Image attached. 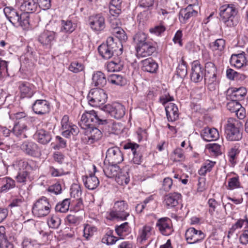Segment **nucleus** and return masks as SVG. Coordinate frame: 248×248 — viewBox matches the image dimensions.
<instances>
[{
  "label": "nucleus",
  "mask_w": 248,
  "mask_h": 248,
  "mask_svg": "<svg viewBox=\"0 0 248 248\" xmlns=\"http://www.w3.org/2000/svg\"><path fill=\"white\" fill-rule=\"evenodd\" d=\"M219 15L220 21L226 27H234L239 23L238 11L234 4H225L220 6Z\"/></svg>",
  "instance_id": "nucleus-1"
},
{
  "label": "nucleus",
  "mask_w": 248,
  "mask_h": 248,
  "mask_svg": "<svg viewBox=\"0 0 248 248\" xmlns=\"http://www.w3.org/2000/svg\"><path fill=\"white\" fill-rule=\"evenodd\" d=\"M123 47L121 43L114 42L113 37H108L106 43H103L98 47L99 55L105 59L111 58L115 54L119 56L123 53Z\"/></svg>",
  "instance_id": "nucleus-2"
},
{
  "label": "nucleus",
  "mask_w": 248,
  "mask_h": 248,
  "mask_svg": "<svg viewBox=\"0 0 248 248\" xmlns=\"http://www.w3.org/2000/svg\"><path fill=\"white\" fill-rule=\"evenodd\" d=\"M226 138L229 141H239L243 138V123L238 119L229 118L225 126Z\"/></svg>",
  "instance_id": "nucleus-3"
},
{
  "label": "nucleus",
  "mask_w": 248,
  "mask_h": 248,
  "mask_svg": "<svg viewBox=\"0 0 248 248\" xmlns=\"http://www.w3.org/2000/svg\"><path fill=\"white\" fill-rule=\"evenodd\" d=\"M128 208V204L125 201H116L114 202L112 209L107 212L106 218L110 220H126L130 216L129 212L127 211Z\"/></svg>",
  "instance_id": "nucleus-4"
},
{
  "label": "nucleus",
  "mask_w": 248,
  "mask_h": 248,
  "mask_svg": "<svg viewBox=\"0 0 248 248\" xmlns=\"http://www.w3.org/2000/svg\"><path fill=\"white\" fill-rule=\"evenodd\" d=\"M3 12L6 18L15 26L26 27L29 24V17L27 14H21L12 7H5Z\"/></svg>",
  "instance_id": "nucleus-5"
},
{
  "label": "nucleus",
  "mask_w": 248,
  "mask_h": 248,
  "mask_svg": "<svg viewBox=\"0 0 248 248\" xmlns=\"http://www.w3.org/2000/svg\"><path fill=\"white\" fill-rule=\"evenodd\" d=\"M107 123L106 119L101 118L95 110H92L85 111L82 115L79 124L81 128L87 129L94 127L97 125L105 124Z\"/></svg>",
  "instance_id": "nucleus-6"
},
{
  "label": "nucleus",
  "mask_w": 248,
  "mask_h": 248,
  "mask_svg": "<svg viewBox=\"0 0 248 248\" xmlns=\"http://www.w3.org/2000/svg\"><path fill=\"white\" fill-rule=\"evenodd\" d=\"M52 205L49 200L46 197L42 196L34 202L32 212L35 217H42L47 216L50 213Z\"/></svg>",
  "instance_id": "nucleus-7"
},
{
  "label": "nucleus",
  "mask_w": 248,
  "mask_h": 248,
  "mask_svg": "<svg viewBox=\"0 0 248 248\" xmlns=\"http://www.w3.org/2000/svg\"><path fill=\"white\" fill-rule=\"evenodd\" d=\"M204 81L208 89L210 91L215 90L217 86V68L213 62H206L205 63Z\"/></svg>",
  "instance_id": "nucleus-8"
},
{
  "label": "nucleus",
  "mask_w": 248,
  "mask_h": 248,
  "mask_svg": "<svg viewBox=\"0 0 248 248\" xmlns=\"http://www.w3.org/2000/svg\"><path fill=\"white\" fill-rule=\"evenodd\" d=\"M87 98L89 104L93 107H98L104 105L108 99L105 91L100 88H94L90 90Z\"/></svg>",
  "instance_id": "nucleus-9"
},
{
  "label": "nucleus",
  "mask_w": 248,
  "mask_h": 248,
  "mask_svg": "<svg viewBox=\"0 0 248 248\" xmlns=\"http://www.w3.org/2000/svg\"><path fill=\"white\" fill-rule=\"evenodd\" d=\"M206 236L201 230L189 227L186 231L185 237L187 244H195L202 242Z\"/></svg>",
  "instance_id": "nucleus-10"
},
{
  "label": "nucleus",
  "mask_w": 248,
  "mask_h": 248,
  "mask_svg": "<svg viewBox=\"0 0 248 248\" xmlns=\"http://www.w3.org/2000/svg\"><path fill=\"white\" fill-rule=\"evenodd\" d=\"M124 149H130L133 157L130 163L136 165H140L143 160V154L140 150V145L135 142H127L124 146Z\"/></svg>",
  "instance_id": "nucleus-11"
},
{
  "label": "nucleus",
  "mask_w": 248,
  "mask_h": 248,
  "mask_svg": "<svg viewBox=\"0 0 248 248\" xmlns=\"http://www.w3.org/2000/svg\"><path fill=\"white\" fill-rule=\"evenodd\" d=\"M155 227L163 235L169 236L173 232L172 221L168 217H162L158 219Z\"/></svg>",
  "instance_id": "nucleus-12"
},
{
  "label": "nucleus",
  "mask_w": 248,
  "mask_h": 248,
  "mask_svg": "<svg viewBox=\"0 0 248 248\" xmlns=\"http://www.w3.org/2000/svg\"><path fill=\"white\" fill-rule=\"evenodd\" d=\"M89 22L91 29L97 33L103 31L106 28L105 19L102 14L91 16L89 18Z\"/></svg>",
  "instance_id": "nucleus-13"
},
{
  "label": "nucleus",
  "mask_w": 248,
  "mask_h": 248,
  "mask_svg": "<svg viewBox=\"0 0 248 248\" xmlns=\"http://www.w3.org/2000/svg\"><path fill=\"white\" fill-rule=\"evenodd\" d=\"M182 201V195L177 192L166 194L163 198V203L167 209H171L179 205Z\"/></svg>",
  "instance_id": "nucleus-14"
},
{
  "label": "nucleus",
  "mask_w": 248,
  "mask_h": 248,
  "mask_svg": "<svg viewBox=\"0 0 248 248\" xmlns=\"http://www.w3.org/2000/svg\"><path fill=\"white\" fill-rule=\"evenodd\" d=\"M104 110L109 113L112 117L121 119L125 114V108L121 104L115 102L107 104L104 107Z\"/></svg>",
  "instance_id": "nucleus-15"
},
{
  "label": "nucleus",
  "mask_w": 248,
  "mask_h": 248,
  "mask_svg": "<svg viewBox=\"0 0 248 248\" xmlns=\"http://www.w3.org/2000/svg\"><path fill=\"white\" fill-rule=\"evenodd\" d=\"M85 136L83 140L86 144L91 145L99 141L102 137V132L95 127L84 129Z\"/></svg>",
  "instance_id": "nucleus-16"
},
{
  "label": "nucleus",
  "mask_w": 248,
  "mask_h": 248,
  "mask_svg": "<svg viewBox=\"0 0 248 248\" xmlns=\"http://www.w3.org/2000/svg\"><path fill=\"white\" fill-rule=\"evenodd\" d=\"M33 112L39 115H45L50 112L51 107L48 101L46 99H37L32 104Z\"/></svg>",
  "instance_id": "nucleus-17"
},
{
  "label": "nucleus",
  "mask_w": 248,
  "mask_h": 248,
  "mask_svg": "<svg viewBox=\"0 0 248 248\" xmlns=\"http://www.w3.org/2000/svg\"><path fill=\"white\" fill-rule=\"evenodd\" d=\"M105 160L109 164H119L124 160L123 154L118 147H111L107 150Z\"/></svg>",
  "instance_id": "nucleus-18"
},
{
  "label": "nucleus",
  "mask_w": 248,
  "mask_h": 248,
  "mask_svg": "<svg viewBox=\"0 0 248 248\" xmlns=\"http://www.w3.org/2000/svg\"><path fill=\"white\" fill-rule=\"evenodd\" d=\"M155 234V231L153 227L146 224L139 229L137 239L140 243H144L151 239L152 237Z\"/></svg>",
  "instance_id": "nucleus-19"
},
{
  "label": "nucleus",
  "mask_w": 248,
  "mask_h": 248,
  "mask_svg": "<svg viewBox=\"0 0 248 248\" xmlns=\"http://www.w3.org/2000/svg\"><path fill=\"white\" fill-rule=\"evenodd\" d=\"M190 79L195 83H199L202 81L203 77V69L198 60L194 61L191 63V72Z\"/></svg>",
  "instance_id": "nucleus-20"
},
{
  "label": "nucleus",
  "mask_w": 248,
  "mask_h": 248,
  "mask_svg": "<svg viewBox=\"0 0 248 248\" xmlns=\"http://www.w3.org/2000/svg\"><path fill=\"white\" fill-rule=\"evenodd\" d=\"M20 98H31L35 93L34 86L28 82L20 81L18 83Z\"/></svg>",
  "instance_id": "nucleus-21"
},
{
  "label": "nucleus",
  "mask_w": 248,
  "mask_h": 248,
  "mask_svg": "<svg viewBox=\"0 0 248 248\" xmlns=\"http://www.w3.org/2000/svg\"><path fill=\"white\" fill-rule=\"evenodd\" d=\"M155 50V45L152 40L136 46L137 53L139 57H145L151 56Z\"/></svg>",
  "instance_id": "nucleus-22"
},
{
  "label": "nucleus",
  "mask_w": 248,
  "mask_h": 248,
  "mask_svg": "<svg viewBox=\"0 0 248 248\" xmlns=\"http://www.w3.org/2000/svg\"><path fill=\"white\" fill-rule=\"evenodd\" d=\"M247 93V90L244 87H231L227 90L226 95L230 99L239 101L244 100Z\"/></svg>",
  "instance_id": "nucleus-23"
},
{
  "label": "nucleus",
  "mask_w": 248,
  "mask_h": 248,
  "mask_svg": "<svg viewBox=\"0 0 248 248\" xmlns=\"http://www.w3.org/2000/svg\"><path fill=\"white\" fill-rule=\"evenodd\" d=\"M21 148L27 155L39 157L41 152L38 145L33 141H26L21 145Z\"/></svg>",
  "instance_id": "nucleus-24"
},
{
  "label": "nucleus",
  "mask_w": 248,
  "mask_h": 248,
  "mask_svg": "<svg viewBox=\"0 0 248 248\" xmlns=\"http://www.w3.org/2000/svg\"><path fill=\"white\" fill-rule=\"evenodd\" d=\"M227 184L225 185L227 190L232 191L234 189H239L243 187L239 176L234 173H231L228 175Z\"/></svg>",
  "instance_id": "nucleus-25"
},
{
  "label": "nucleus",
  "mask_w": 248,
  "mask_h": 248,
  "mask_svg": "<svg viewBox=\"0 0 248 248\" xmlns=\"http://www.w3.org/2000/svg\"><path fill=\"white\" fill-rule=\"evenodd\" d=\"M34 139L40 144H47L52 139L50 132L44 129H40L36 131L34 135Z\"/></svg>",
  "instance_id": "nucleus-26"
},
{
  "label": "nucleus",
  "mask_w": 248,
  "mask_h": 248,
  "mask_svg": "<svg viewBox=\"0 0 248 248\" xmlns=\"http://www.w3.org/2000/svg\"><path fill=\"white\" fill-rule=\"evenodd\" d=\"M56 36L55 32L48 30L41 33L38 37V42L43 46H50Z\"/></svg>",
  "instance_id": "nucleus-27"
},
{
  "label": "nucleus",
  "mask_w": 248,
  "mask_h": 248,
  "mask_svg": "<svg viewBox=\"0 0 248 248\" xmlns=\"http://www.w3.org/2000/svg\"><path fill=\"white\" fill-rule=\"evenodd\" d=\"M165 111L168 121L173 122L178 120L179 113L178 107L175 104H168L165 106Z\"/></svg>",
  "instance_id": "nucleus-28"
},
{
  "label": "nucleus",
  "mask_w": 248,
  "mask_h": 248,
  "mask_svg": "<svg viewBox=\"0 0 248 248\" xmlns=\"http://www.w3.org/2000/svg\"><path fill=\"white\" fill-rule=\"evenodd\" d=\"M201 136L205 141H210L217 140L219 135L216 128L206 127L202 130Z\"/></svg>",
  "instance_id": "nucleus-29"
},
{
  "label": "nucleus",
  "mask_w": 248,
  "mask_h": 248,
  "mask_svg": "<svg viewBox=\"0 0 248 248\" xmlns=\"http://www.w3.org/2000/svg\"><path fill=\"white\" fill-rule=\"evenodd\" d=\"M82 180L85 186L90 190L95 189L99 184L98 178L92 173L89 175L82 176Z\"/></svg>",
  "instance_id": "nucleus-30"
},
{
  "label": "nucleus",
  "mask_w": 248,
  "mask_h": 248,
  "mask_svg": "<svg viewBox=\"0 0 248 248\" xmlns=\"http://www.w3.org/2000/svg\"><path fill=\"white\" fill-rule=\"evenodd\" d=\"M16 181L10 177L0 179V193H6L16 187Z\"/></svg>",
  "instance_id": "nucleus-31"
},
{
  "label": "nucleus",
  "mask_w": 248,
  "mask_h": 248,
  "mask_svg": "<svg viewBox=\"0 0 248 248\" xmlns=\"http://www.w3.org/2000/svg\"><path fill=\"white\" fill-rule=\"evenodd\" d=\"M28 130V128L27 125L25 124L21 123L20 122L16 123L12 129L14 134L20 139L27 138V131Z\"/></svg>",
  "instance_id": "nucleus-32"
},
{
  "label": "nucleus",
  "mask_w": 248,
  "mask_h": 248,
  "mask_svg": "<svg viewBox=\"0 0 248 248\" xmlns=\"http://www.w3.org/2000/svg\"><path fill=\"white\" fill-rule=\"evenodd\" d=\"M198 12L193 7L187 6L182 9L179 12V18L181 22L185 23L190 17L197 16Z\"/></svg>",
  "instance_id": "nucleus-33"
},
{
  "label": "nucleus",
  "mask_w": 248,
  "mask_h": 248,
  "mask_svg": "<svg viewBox=\"0 0 248 248\" xmlns=\"http://www.w3.org/2000/svg\"><path fill=\"white\" fill-rule=\"evenodd\" d=\"M38 3L35 0H22L20 8L21 11L24 12V14H27L32 13L36 11Z\"/></svg>",
  "instance_id": "nucleus-34"
},
{
  "label": "nucleus",
  "mask_w": 248,
  "mask_h": 248,
  "mask_svg": "<svg viewBox=\"0 0 248 248\" xmlns=\"http://www.w3.org/2000/svg\"><path fill=\"white\" fill-rule=\"evenodd\" d=\"M232 66L237 68H240L246 64L247 61L244 52L238 54H232L230 60Z\"/></svg>",
  "instance_id": "nucleus-35"
},
{
  "label": "nucleus",
  "mask_w": 248,
  "mask_h": 248,
  "mask_svg": "<svg viewBox=\"0 0 248 248\" xmlns=\"http://www.w3.org/2000/svg\"><path fill=\"white\" fill-rule=\"evenodd\" d=\"M226 46V41L222 38L216 39L210 44V47L212 51L220 56L224 51Z\"/></svg>",
  "instance_id": "nucleus-36"
},
{
  "label": "nucleus",
  "mask_w": 248,
  "mask_h": 248,
  "mask_svg": "<svg viewBox=\"0 0 248 248\" xmlns=\"http://www.w3.org/2000/svg\"><path fill=\"white\" fill-rule=\"evenodd\" d=\"M106 69L108 72H115L121 71L124 66V62L120 57L114 58L113 59L106 63Z\"/></svg>",
  "instance_id": "nucleus-37"
},
{
  "label": "nucleus",
  "mask_w": 248,
  "mask_h": 248,
  "mask_svg": "<svg viewBox=\"0 0 248 248\" xmlns=\"http://www.w3.org/2000/svg\"><path fill=\"white\" fill-rule=\"evenodd\" d=\"M142 69L151 73H156L158 70V64L151 58H149L142 61Z\"/></svg>",
  "instance_id": "nucleus-38"
},
{
  "label": "nucleus",
  "mask_w": 248,
  "mask_h": 248,
  "mask_svg": "<svg viewBox=\"0 0 248 248\" xmlns=\"http://www.w3.org/2000/svg\"><path fill=\"white\" fill-rule=\"evenodd\" d=\"M216 162L210 160H206L201 165L198 170V174L201 176H205L207 173L210 172L215 167Z\"/></svg>",
  "instance_id": "nucleus-39"
},
{
  "label": "nucleus",
  "mask_w": 248,
  "mask_h": 248,
  "mask_svg": "<svg viewBox=\"0 0 248 248\" xmlns=\"http://www.w3.org/2000/svg\"><path fill=\"white\" fill-rule=\"evenodd\" d=\"M115 180L119 185L121 186H124L129 183L130 177L126 168L121 169L118 174L115 177Z\"/></svg>",
  "instance_id": "nucleus-40"
},
{
  "label": "nucleus",
  "mask_w": 248,
  "mask_h": 248,
  "mask_svg": "<svg viewBox=\"0 0 248 248\" xmlns=\"http://www.w3.org/2000/svg\"><path fill=\"white\" fill-rule=\"evenodd\" d=\"M117 165V164H109L104 168L103 171L107 177L115 178L118 174L121 169Z\"/></svg>",
  "instance_id": "nucleus-41"
},
{
  "label": "nucleus",
  "mask_w": 248,
  "mask_h": 248,
  "mask_svg": "<svg viewBox=\"0 0 248 248\" xmlns=\"http://www.w3.org/2000/svg\"><path fill=\"white\" fill-rule=\"evenodd\" d=\"M92 80L95 86L104 87L107 83L105 75L101 71L94 72L93 75Z\"/></svg>",
  "instance_id": "nucleus-42"
},
{
  "label": "nucleus",
  "mask_w": 248,
  "mask_h": 248,
  "mask_svg": "<svg viewBox=\"0 0 248 248\" xmlns=\"http://www.w3.org/2000/svg\"><path fill=\"white\" fill-rule=\"evenodd\" d=\"M118 240L117 237L114 236L113 231L108 228L102 239V242L108 245H111L114 244Z\"/></svg>",
  "instance_id": "nucleus-43"
},
{
  "label": "nucleus",
  "mask_w": 248,
  "mask_h": 248,
  "mask_svg": "<svg viewBox=\"0 0 248 248\" xmlns=\"http://www.w3.org/2000/svg\"><path fill=\"white\" fill-rule=\"evenodd\" d=\"M115 231L118 235L122 238H124V236L130 232L131 228L129 223L125 222L120 225L116 226Z\"/></svg>",
  "instance_id": "nucleus-44"
},
{
  "label": "nucleus",
  "mask_w": 248,
  "mask_h": 248,
  "mask_svg": "<svg viewBox=\"0 0 248 248\" xmlns=\"http://www.w3.org/2000/svg\"><path fill=\"white\" fill-rule=\"evenodd\" d=\"M70 204V199L66 198L56 204L55 207V210L56 212L66 213L68 211Z\"/></svg>",
  "instance_id": "nucleus-45"
},
{
  "label": "nucleus",
  "mask_w": 248,
  "mask_h": 248,
  "mask_svg": "<svg viewBox=\"0 0 248 248\" xmlns=\"http://www.w3.org/2000/svg\"><path fill=\"white\" fill-rule=\"evenodd\" d=\"M77 26L70 20H61V31L67 34H70L76 29Z\"/></svg>",
  "instance_id": "nucleus-46"
},
{
  "label": "nucleus",
  "mask_w": 248,
  "mask_h": 248,
  "mask_svg": "<svg viewBox=\"0 0 248 248\" xmlns=\"http://www.w3.org/2000/svg\"><path fill=\"white\" fill-rule=\"evenodd\" d=\"M108 81L113 84L124 86L127 84V80L125 78L118 74H112L108 78Z\"/></svg>",
  "instance_id": "nucleus-47"
},
{
  "label": "nucleus",
  "mask_w": 248,
  "mask_h": 248,
  "mask_svg": "<svg viewBox=\"0 0 248 248\" xmlns=\"http://www.w3.org/2000/svg\"><path fill=\"white\" fill-rule=\"evenodd\" d=\"M79 131V128L76 124H73L61 130V135L67 139H70L72 136H77Z\"/></svg>",
  "instance_id": "nucleus-48"
},
{
  "label": "nucleus",
  "mask_w": 248,
  "mask_h": 248,
  "mask_svg": "<svg viewBox=\"0 0 248 248\" xmlns=\"http://www.w3.org/2000/svg\"><path fill=\"white\" fill-rule=\"evenodd\" d=\"M15 179L17 183L25 185L30 180V172L28 170H19Z\"/></svg>",
  "instance_id": "nucleus-49"
},
{
  "label": "nucleus",
  "mask_w": 248,
  "mask_h": 248,
  "mask_svg": "<svg viewBox=\"0 0 248 248\" xmlns=\"http://www.w3.org/2000/svg\"><path fill=\"white\" fill-rule=\"evenodd\" d=\"M185 157L184 150L180 147L176 148L170 155V159L173 162L183 161L185 159Z\"/></svg>",
  "instance_id": "nucleus-50"
},
{
  "label": "nucleus",
  "mask_w": 248,
  "mask_h": 248,
  "mask_svg": "<svg viewBox=\"0 0 248 248\" xmlns=\"http://www.w3.org/2000/svg\"><path fill=\"white\" fill-rule=\"evenodd\" d=\"M208 206V213L213 216L215 212L217 213V210L220 207V202L217 201L214 198H210L207 202Z\"/></svg>",
  "instance_id": "nucleus-51"
},
{
  "label": "nucleus",
  "mask_w": 248,
  "mask_h": 248,
  "mask_svg": "<svg viewBox=\"0 0 248 248\" xmlns=\"http://www.w3.org/2000/svg\"><path fill=\"white\" fill-rule=\"evenodd\" d=\"M111 33L117 38L119 42L122 45L123 42H125L127 40V36L125 31L122 28H116L111 31Z\"/></svg>",
  "instance_id": "nucleus-52"
},
{
  "label": "nucleus",
  "mask_w": 248,
  "mask_h": 248,
  "mask_svg": "<svg viewBox=\"0 0 248 248\" xmlns=\"http://www.w3.org/2000/svg\"><path fill=\"white\" fill-rule=\"evenodd\" d=\"M97 230L96 227L85 224L84 225L83 236L86 240H88L93 235L94 233L97 232Z\"/></svg>",
  "instance_id": "nucleus-53"
},
{
  "label": "nucleus",
  "mask_w": 248,
  "mask_h": 248,
  "mask_svg": "<svg viewBox=\"0 0 248 248\" xmlns=\"http://www.w3.org/2000/svg\"><path fill=\"white\" fill-rule=\"evenodd\" d=\"M133 39L135 42L137 44V46H140L145 42L151 40L148 38V35L143 32L137 33L134 35Z\"/></svg>",
  "instance_id": "nucleus-54"
},
{
  "label": "nucleus",
  "mask_w": 248,
  "mask_h": 248,
  "mask_svg": "<svg viewBox=\"0 0 248 248\" xmlns=\"http://www.w3.org/2000/svg\"><path fill=\"white\" fill-rule=\"evenodd\" d=\"M47 173L51 177H59L67 174L62 168L57 169L53 166L48 167Z\"/></svg>",
  "instance_id": "nucleus-55"
},
{
  "label": "nucleus",
  "mask_w": 248,
  "mask_h": 248,
  "mask_svg": "<svg viewBox=\"0 0 248 248\" xmlns=\"http://www.w3.org/2000/svg\"><path fill=\"white\" fill-rule=\"evenodd\" d=\"M138 142L147 141L148 139V133L147 129L139 127L135 132Z\"/></svg>",
  "instance_id": "nucleus-56"
},
{
  "label": "nucleus",
  "mask_w": 248,
  "mask_h": 248,
  "mask_svg": "<svg viewBox=\"0 0 248 248\" xmlns=\"http://www.w3.org/2000/svg\"><path fill=\"white\" fill-rule=\"evenodd\" d=\"M68 69L73 73H78L83 71L85 69V66L83 63L75 61L71 62Z\"/></svg>",
  "instance_id": "nucleus-57"
},
{
  "label": "nucleus",
  "mask_w": 248,
  "mask_h": 248,
  "mask_svg": "<svg viewBox=\"0 0 248 248\" xmlns=\"http://www.w3.org/2000/svg\"><path fill=\"white\" fill-rule=\"evenodd\" d=\"M61 223V219L56 215H52L47 219V224L50 228L57 229Z\"/></svg>",
  "instance_id": "nucleus-58"
},
{
  "label": "nucleus",
  "mask_w": 248,
  "mask_h": 248,
  "mask_svg": "<svg viewBox=\"0 0 248 248\" xmlns=\"http://www.w3.org/2000/svg\"><path fill=\"white\" fill-rule=\"evenodd\" d=\"M82 194L81 186L78 184L74 183L70 188V195L71 197L79 199L81 198Z\"/></svg>",
  "instance_id": "nucleus-59"
},
{
  "label": "nucleus",
  "mask_w": 248,
  "mask_h": 248,
  "mask_svg": "<svg viewBox=\"0 0 248 248\" xmlns=\"http://www.w3.org/2000/svg\"><path fill=\"white\" fill-rule=\"evenodd\" d=\"M173 186L172 179L169 177L165 178L161 183L160 190L169 192L172 188Z\"/></svg>",
  "instance_id": "nucleus-60"
},
{
  "label": "nucleus",
  "mask_w": 248,
  "mask_h": 248,
  "mask_svg": "<svg viewBox=\"0 0 248 248\" xmlns=\"http://www.w3.org/2000/svg\"><path fill=\"white\" fill-rule=\"evenodd\" d=\"M206 148L214 155H218L221 154V146L217 143H210L206 145Z\"/></svg>",
  "instance_id": "nucleus-61"
},
{
  "label": "nucleus",
  "mask_w": 248,
  "mask_h": 248,
  "mask_svg": "<svg viewBox=\"0 0 248 248\" xmlns=\"http://www.w3.org/2000/svg\"><path fill=\"white\" fill-rule=\"evenodd\" d=\"M71 205V210L77 212L84 209V204L81 198L77 199L73 201Z\"/></svg>",
  "instance_id": "nucleus-62"
},
{
  "label": "nucleus",
  "mask_w": 248,
  "mask_h": 248,
  "mask_svg": "<svg viewBox=\"0 0 248 248\" xmlns=\"http://www.w3.org/2000/svg\"><path fill=\"white\" fill-rule=\"evenodd\" d=\"M240 153V151L238 148L236 147H234L232 148L230 151L228 152V157L229 161L232 163V164H235L236 163V159L237 156Z\"/></svg>",
  "instance_id": "nucleus-63"
},
{
  "label": "nucleus",
  "mask_w": 248,
  "mask_h": 248,
  "mask_svg": "<svg viewBox=\"0 0 248 248\" xmlns=\"http://www.w3.org/2000/svg\"><path fill=\"white\" fill-rule=\"evenodd\" d=\"M231 100V101L227 104V108L231 112L235 113L239 108H241V104L238 101Z\"/></svg>",
  "instance_id": "nucleus-64"
}]
</instances>
